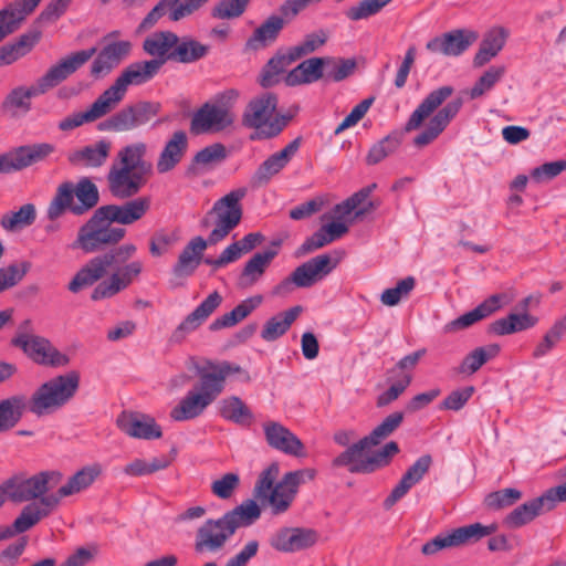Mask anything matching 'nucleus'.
Instances as JSON below:
<instances>
[{"label":"nucleus","mask_w":566,"mask_h":566,"mask_svg":"<svg viewBox=\"0 0 566 566\" xmlns=\"http://www.w3.org/2000/svg\"><path fill=\"white\" fill-rule=\"evenodd\" d=\"M137 252L133 243L122 244L104 254L91 259L69 283V290L77 293L104 277L108 269L114 270L108 280L101 282L92 292V300L109 298L127 289L142 273L144 264L139 260L127 263Z\"/></svg>","instance_id":"1"},{"label":"nucleus","mask_w":566,"mask_h":566,"mask_svg":"<svg viewBox=\"0 0 566 566\" xmlns=\"http://www.w3.org/2000/svg\"><path fill=\"white\" fill-rule=\"evenodd\" d=\"M245 195L247 190L239 188L213 203L208 216L214 217V228L207 240L202 237H195L185 245L171 270L175 279L185 280L191 276L199 268L208 245L217 244L226 239L240 223L242 218L240 201Z\"/></svg>","instance_id":"2"},{"label":"nucleus","mask_w":566,"mask_h":566,"mask_svg":"<svg viewBox=\"0 0 566 566\" xmlns=\"http://www.w3.org/2000/svg\"><path fill=\"white\" fill-rule=\"evenodd\" d=\"M196 373L198 381L170 411V418L175 421H188L200 417L222 394L227 378L242 373V368L227 360H208L205 365L197 366Z\"/></svg>","instance_id":"3"},{"label":"nucleus","mask_w":566,"mask_h":566,"mask_svg":"<svg viewBox=\"0 0 566 566\" xmlns=\"http://www.w3.org/2000/svg\"><path fill=\"white\" fill-rule=\"evenodd\" d=\"M452 94L453 87L449 85L433 90L411 113L405 125L406 132L417 130L432 115L426 128L413 138L416 147L422 148L434 142L458 115L462 107L461 98L447 103L436 112Z\"/></svg>","instance_id":"4"},{"label":"nucleus","mask_w":566,"mask_h":566,"mask_svg":"<svg viewBox=\"0 0 566 566\" xmlns=\"http://www.w3.org/2000/svg\"><path fill=\"white\" fill-rule=\"evenodd\" d=\"M63 479V474L57 470L40 471L31 476L17 474L8 479L1 486V490L14 503L27 504L14 520L12 526L15 532L24 533L35 526L40 521L28 524L27 509L42 503L43 499L49 497V492L59 485Z\"/></svg>","instance_id":"5"},{"label":"nucleus","mask_w":566,"mask_h":566,"mask_svg":"<svg viewBox=\"0 0 566 566\" xmlns=\"http://www.w3.org/2000/svg\"><path fill=\"white\" fill-rule=\"evenodd\" d=\"M279 473V464L271 463L260 473L254 486L255 497L263 505H268L274 515L285 513L291 507L298 486L316 476L314 469H302L285 473L281 481L274 484Z\"/></svg>","instance_id":"6"},{"label":"nucleus","mask_w":566,"mask_h":566,"mask_svg":"<svg viewBox=\"0 0 566 566\" xmlns=\"http://www.w3.org/2000/svg\"><path fill=\"white\" fill-rule=\"evenodd\" d=\"M80 376L75 371L54 377L42 384L28 399V410L38 417L51 415L75 395Z\"/></svg>","instance_id":"7"},{"label":"nucleus","mask_w":566,"mask_h":566,"mask_svg":"<svg viewBox=\"0 0 566 566\" xmlns=\"http://www.w3.org/2000/svg\"><path fill=\"white\" fill-rule=\"evenodd\" d=\"M103 468L99 463H93L83 467L71 475L67 481L61 485L55 493L43 499L39 505L27 509L28 524L42 521L50 516L61 504L62 499L78 494L87 490L95 480L102 474Z\"/></svg>","instance_id":"8"},{"label":"nucleus","mask_w":566,"mask_h":566,"mask_svg":"<svg viewBox=\"0 0 566 566\" xmlns=\"http://www.w3.org/2000/svg\"><path fill=\"white\" fill-rule=\"evenodd\" d=\"M277 97L273 93H264L254 97L243 113V124L254 128L252 139H268L277 136L290 120V116H275Z\"/></svg>","instance_id":"9"},{"label":"nucleus","mask_w":566,"mask_h":566,"mask_svg":"<svg viewBox=\"0 0 566 566\" xmlns=\"http://www.w3.org/2000/svg\"><path fill=\"white\" fill-rule=\"evenodd\" d=\"M126 234V230L113 227L112 223L99 213L97 208L91 219L80 228L73 248H78L85 253H93L105 245L118 243Z\"/></svg>","instance_id":"10"},{"label":"nucleus","mask_w":566,"mask_h":566,"mask_svg":"<svg viewBox=\"0 0 566 566\" xmlns=\"http://www.w3.org/2000/svg\"><path fill=\"white\" fill-rule=\"evenodd\" d=\"M31 326L30 321H24L20 326L17 335L11 339V344L30 357L34 363L52 367H63L70 361L65 354L59 352L49 339L29 334Z\"/></svg>","instance_id":"11"},{"label":"nucleus","mask_w":566,"mask_h":566,"mask_svg":"<svg viewBox=\"0 0 566 566\" xmlns=\"http://www.w3.org/2000/svg\"><path fill=\"white\" fill-rule=\"evenodd\" d=\"M160 70V62L138 61L126 66L114 83L102 93L112 109L125 98L130 85H142L150 81Z\"/></svg>","instance_id":"12"},{"label":"nucleus","mask_w":566,"mask_h":566,"mask_svg":"<svg viewBox=\"0 0 566 566\" xmlns=\"http://www.w3.org/2000/svg\"><path fill=\"white\" fill-rule=\"evenodd\" d=\"M159 111V103L140 101L114 113L98 128L115 133L129 132L147 124Z\"/></svg>","instance_id":"13"},{"label":"nucleus","mask_w":566,"mask_h":566,"mask_svg":"<svg viewBox=\"0 0 566 566\" xmlns=\"http://www.w3.org/2000/svg\"><path fill=\"white\" fill-rule=\"evenodd\" d=\"M495 525L474 523L453 530L451 533L439 534L422 546L424 555H433L441 549L461 546L471 541H478L492 534Z\"/></svg>","instance_id":"14"},{"label":"nucleus","mask_w":566,"mask_h":566,"mask_svg":"<svg viewBox=\"0 0 566 566\" xmlns=\"http://www.w3.org/2000/svg\"><path fill=\"white\" fill-rule=\"evenodd\" d=\"M150 176L134 169L111 164L106 181L109 192L118 199H129L139 193Z\"/></svg>","instance_id":"15"},{"label":"nucleus","mask_w":566,"mask_h":566,"mask_svg":"<svg viewBox=\"0 0 566 566\" xmlns=\"http://www.w3.org/2000/svg\"><path fill=\"white\" fill-rule=\"evenodd\" d=\"M234 532L224 515L218 520H208L197 531L195 549L199 553H214L224 546Z\"/></svg>","instance_id":"16"},{"label":"nucleus","mask_w":566,"mask_h":566,"mask_svg":"<svg viewBox=\"0 0 566 566\" xmlns=\"http://www.w3.org/2000/svg\"><path fill=\"white\" fill-rule=\"evenodd\" d=\"M95 53L96 48L73 52L62 59L57 64L51 66L39 80L48 92L75 73L87 63Z\"/></svg>","instance_id":"17"},{"label":"nucleus","mask_w":566,"mask_h":566,"mask_svg":"<svg viewBox=\"0 0 566 566\" xmlns=\"http://www.w3.org/2000/svg\"><path fill=\"white\" fill-rule=\"evenodd\" d=\"M478 39V34L470 30L457 29L427 42L426 49L436 54L459 56L464 53Z\"/></svg>","instance_id":"18"},{"label":"nucleus","mask_w":566,"mask_h":566,"mask_svg":"<svg viewBox=\"0 0 566 566\" xmlns=\"http://www.w3.org/2000/svg\"><path fill=\"white\" fill-rule=\"evenodd\" d=\"M317 541V534L313 530L301 527H282L270 537L272 548L282 553H294L313 546Z\"/></svg>","instance_id":"19"},{"label":"nucleus","mask_w":566,"mask_h":566,"mask_svg":"<svg viewBox=\"0 0 566 566\" xmlns=\"http://www.w3.org/2000/svg\"><path fill=\"white\" fill-rule=\"evenodd\" d=\"M266 443L284 454L295 458L306 457L303 442L289 428L276 421L263 423Z\"/></svg>","instance_id":"20"},{"label":"nucleus","mask_w":566,"mask_h":566,"mask_svg":"<svg viewBox=\"0 0 566 566\" xmlns=\"http://www.w3.org/2000/svg\"><path fill=\"white\" fill-rule=\"evenodd\" d=\"M234 122L232 112L217 108L210 102L205 103L191 118V130L196 134L219 133Z\"/></svg>","instance_id":"21"},{"label":"nucleus","mask_w":566,"mask_h":566,"mask_svg":"<svg viewBox=\"0 0 566 566\" xmlns=\"http://www.w3.org/2000/svg\"><path fill=\"white\" fill-rule=\"evenodd\" d=\"M99 213L103 214L112 224L129 226L140 219L150 209V198L137 197L127 200L122 205H106L98 208Z\"/></svg>","instance_id":"22"},{"label":"nucleus","mask_w":566,"mask_h":566,"mask_svg":"<svg viewBox=\"0 0 566 566\" xmlns=\"http://www.w3.org/2000/svg\"><path fill=\"white\" fill-rule=\"evenodd\" d=\"M328 254H319L298 265L293 272L296 287H311L327 276L338 264Z\"/></svg>","instance_id":"23"},{"label":"nucleus","mask_w":566,"mask_h":566,"mask_svg":"<svg viewBox=\"0 0 566 566\" xmlns=\"http://www.w3.org/2000/svg\"><path fill=\"white\" fill-rule=\"evenodd\" d=\"M45 93L46 90L39 78L30 86H15L3 98L1 111L11 117L24 116L32 108V98Z\"/></svg>","instance_id":"24"},{"label":"nucleus","mask_w":566,"mask_h":566,"mask_svg":"<svg viewBox=\"0 0 566 566\" xmlns=\"http://www.w3.org/2000/svg\"><path fill=\"white\" fill-rule=\"evenodd\" d=\"M132 48V42L127 40L108 42L93 61L91 75L98 78L111 73L130 54Z\"/></svg>","instance_id":"25"},{"label":"nucleus","mask_w":566,"mask_h":566,"mask_svg":"<svg viewBox=\"0 0 566 566\" xmlns=\"http://www.w3.org/2000/svg\"><path fill=\"white\" fill-rule=\"evenodd\" d=\"M222 296L212 292L206 297L174 331L171 340L181 343L186 336L196 331L221 304Z\"/></svg>","instance_id":"26"},{"label":"nucleus","mask_w":566,"mask_h":566,"mask_svg":"<svg viewBox=\"0 0 566 566\" xmlns=\"http://www.w3.org/2000/svg\"><path fill=\"white\" fill-rule=\"evenodd\" d=\"M116 423L124 433L136 439L151 440L163 436L160 426L147 415L122 412Z\"/></svg>","instance_id":"27"},{"label":"nucleus","mask_w":566,"mask_h":566,"mask_svg":"<svg viewBox=\"0 0 566 566\" xmlns=\"http://www.w3.org/2000/svg\"><path fill=\"white\" fill-rule=\"evenodd\" d=\"M112 146L111 140L102 138L84 147L71 150L67 154V160L75 167L101 168L108 160Z\"/></svg>","instance_id":"28"},{"label":"nucleus","mask_w":566,"mask_h":566,"mask_svg":"<svg viewBox=\"0 0 566 566\" xmlns=\"http://www.w3.org/2000/svg\"><path fill=\"white\" fill-rule=\"evenodd\" d=\"M301 146V138L297 137L289 143L283 149L266 158L255 170L253 182L261 186L268 184L275 175L287 166Z\"/></svg>","instance_id":"29"},{"label":"nucleus","mask_w":566,"mask_h":566,"mask_svg":"<svg viewBox=\"0 0 566 566\" xmlns=\"http://www.w3.org/2000/svg\"><path fill=\"white\" fill-rule=\"evenodd\" d=\"M55 151V146L50 143L24 145L8 151L10 172L25 169L32 165L45 160Z\"/></svg>","instance_id":"30"},{"label":"nucleus","mask_w":566,"mask_h":566,"mask_svg":"<svg viewBox=\"0 0 566 566\" xmlns=\"http://www.w3.org/2000/svg\"><path fill=\"white\" fill-rule=\"evenodd\" d=\"M42 0H14L0 10V42L15 32Z\"/></svg>","instance_id":"31"},{"label":"nucleus","mask_w":566,"mask_h":566,"mask_svg":"<svg viewBox=\"0 0 566 566\" xmlns=\"http://www.w3.org/2000/svg\"><path fill=\"white\" fill-rule=\"evenodd\" d=\"M432 464V458L429 454L421 455L401 476L398 484L392 489L391 493L384 502L386 509H390L400 499H402L409 490L419 483L429 471Z\"/></svg>","instance_id":"32"},{"label":"nucleus","mask_w":566,"mask_h":566,"mask_svg":"<svg viewBox=\"0 0 566 566\" xmlns=\"http://www.w3.org/2000/svg\"><path fill=\"white\" fill-rule=\"evenodd\" d=\"M370 444L367 439L363 438L358 442L348 447L344 452L333 460L336 468L346 467L352 473H370L373 470L371 458L365 457L364 452L368 450Z\"/></svg>","instance_id":"33"},{"label":"nucleus","mask_w":566,"mask_h":566,"mask_svg":"<svg viewBox=\"0 0 566 566\" xmlns=\"http://www.w3.org/2000/svg\"><path fill=\"white\" fill-rule=\"evenodd\" d=\"M178 45V35L171 31H159L148 35L143 43L144 51L153 56L150 61L160 62V67L167 61H174L175 48Z\"/></svg>","instance_id":"34"},{"label":"nucleus","mask_w":566,"mask_h":566,"mask_svg":"<svg viewBox=\"0 0 566 566\" xmlns=\"http://www.w3.org/2000/svg\"><path fill=\"white\" fill-rule=\"evenodd\" d=\"M147 153L148 146L144 142L130 143L116 153L112 163L151 176L153 164L147 160Z\"/></svg>","instance_id":"35"},{"label":"nucleus","mask_w":566,"mask_h":566,"mask_svg":"<svg viewBox=\"0 0 566 566\" xmlns=\"http://www.w3.org/2000/svg\"><path fill=\"white\" fill-rule=\"evenodd\" d=\"M509 298L505 294H494L483 301L480 305H478L472 311L464 313L459 316L457 319L452 321L448 325L449 331H459L467 328L474 323L490 316L497 310H500L503 304L509 303Z\"/></svg>","instance_id":"36"},{"label":"nucleus","mask_w":566,"mask_h":566,"mask_svg":"<svg viewBox=\"0 0 566 566\" xmlns=\"http://www.w3.org/2000/svg\"><path fill=\"white\" fill-rule=\"evenodd\" d=\"M28 411V397L22 394L0 399V434L14 429Z\"/></svg>","instance_id":"37"},{"label":"nucleus","mask_w":566,"mask_h":566,"mask_svg":"<svg viewBox=\"0 0 566 566\" xmlns=\"http://www.w3.org/2000/svg\"><path fill=\"white\" fill-rule=\"evenodd\" d=\"M509 31L503 27H494L490 29L483 36L479 50L473 57V66L482 67L503 50Z\"/></svg>","instance_id":"38"},{"label":"nucleus","mask_w":566,"mask_h":566,"mask_svg":"<svg viewBox=\"0 0 566 566\" xmlns=\"http://www.w3.org/2000/svg\"><path fill=\"white\" fill-rule=\"evenodd\" d=\"M187 147V134L184 130L175 132L159 154L156 164L157 171L159 174H166L172 170L181 161Z\"/></svg>","instance_id":"39"},{"label":"nucleus","mask_w":566,"mask_h":566,"mask_svg":"<svg viewBox=\"0 0 566 566\" xmlns=\"http://www.w3.org/2000/svg\"><path fill=\"white\" fill-rule=\"evenodd\" d=\"M113 109L109 104L104 99L102 94L94 101V103L84 112L73 113L59 122L57 127L62 132L73 130L84 124L93 123Z\"/></svg>","instance_id":"40"},{"label":"nucleus","mask_w":566,"mask_h":566,"mask_svg":"<svg viewBox=\"0 0 566 566\" xmlns=\"http://www.w3.org/2000/svg\"><path fill=\"white\" fill-rule=\"evenodd\" d=\"M325 57H311L289 72L285 82L290 86L313 83L321 80L324 73Z\"/></svg>","instance_id":"41"},{"label":"nucleus","mask_w":566,"mask_h":566,"mask_svg":"<svg viewBox=\"0 0 566 566\" xmlns=\"http://www.w3.org/2000/svg\"><path fill=\"white\" fill-rule=\"evenodd\" d=\"M40 31H30L10 44L0 46V66L10 65L27 55L40 41Z\"/></svg>","instance_id":"42"},{"label":"nucleus","mask_w":566,"mask_h":566,"mask_svg":"<svg viewBox=\"0 0 566 566\" xmlns=\"http://www.w3.org/2000/svg\"><path fill=\"white\" fill-rule=\"evenodd\" d=\"M551 511L547 507L546 500L544 499V494L538 497H535L528 502L523 503L522 505L514 509L504 520V523L509 527H521L530 522H532L536 516L542 514L543 512Z\"/></svg>","instance_id":"43"},{"label":"nucleus","mask_w":566,"mask_h":566,"mask_svg":"<svg viewBox=\"0 0 566 566\" xmlns=\"http://www.w3.org/2000/svg\"><path fill=\"white\" fill-rule=\"evenodd\" d=\"M262 302L263 297L261 295H254L242 301L231 312L216 318L210 324V329L218 331L237 325L239 322L249 316L258 306H260Z\"/></svg>","instance_id":"44"},{"label":"nucleus","mask_w":566,"mask_h":566,"mask_svg":"<svg viewBox=\"0 0 566 566\" xmlns=\"http://www.w3.org/2000/svg\"><path fill=\"white\" fill-rule=\"evenodd\" d=\"M285 18L281 14L269 17L259 28H256L252 36L248 40L247 45L250 49L258 50L273 43L284 27Z\"/></svg>","instance_id":"45"},{"label":"nucleus","mask_w":566,"mask_h":566,"mask_svg":"<svg viewBox=\"0 0 566 566\" xmlns=\"http://www.w3.org/2000/svg\"><path fill=\"white\" fill-rule=\"evenodd\" d=\"M301 312L302 307L297 305L271 317L265 322L261 331V337L266 342H273L277 339L289 331Z\"/></svg>","instance_id":"46"},{"label":"nucleus","mask_w":566,"mask_h":566,"mask_svg":"<svg viewBox=\"0 0 566 566\" xmlns=\"http://www.w3.org/2000/svg\"><path fill=\"white\" fill-rule=\"evenodd\" d=\"M219 412L224 420L239 426H250L254 420L251 409L237 396L222 399L219 403Z\"/></svg>","instance_id":"47"},{"label":"nucleus","mask_w":566,"mask_h":566,"mask_svg":"<svg viewBox=\"0 0 566 566\" xmlns=\"http://www.w3.org/2000/svg\"><path fill=\"white\" fill-rule=\"evenodd\" d=\"M537 319L527 314L512 313L506 317L499 318L491 324V332L496 335H509L533 327Z\"/></svg>","instance_id":"48"},{"label":"nucleus","mask_w":566,"mask_h":566,"mask_svg":"<svg viewBox=\"0 0 566 566\" xmlns=\"http://www.w3.org/2000/svg\"><path fill=\"white\" fill-rule=\"evenodd\" d=\"M500 346L492 344L489 346L478 347L469 353L459 366V373L472 375L476 373L486 361L497 356Z\"/></svg>","instance_id":"49"},{"label":"nucleus","mask_w":566,"mask_h":566,"mask_svg":"<svg viewBox=\"0 0 566 566\" xmlns=\"http://www.w3.org/2000/svg\"><path fill=\"white\" fill-rule=\"evenodd\" d=\"M261 510L253 500H248L224 514V520L237 531L241 526H250L260 518Z\"/></svg>","instance_id":"50"},{"label":"nucleus","mask_w":566,"mask_h":566,"mask_svg":"<svg viewBox=\"0 0 566 566\" xmlns=\"http://www.w3.org/2000/svg\"><path fill=\"white\" fill-rule=\"evenodd\" d=\"M208 51V45L188 36L182 39L178 36V45L175 48L172 59L178 63H192L206 56Z\"/></svg>","instance_id":"51"},{"label":"nucleus","mask_w":566,"mask_h":566,"mask_svg":"<svg viewBox=\"0 0 566 566\" xmlns=\"http://www.w3.org/2000/svg\"><path fill=\"white\" fill-rule=\"evenodd\" d=\"M74 196H76L80 203L71 207V211L77 216L96 206L99 198L97 187L87 178L78 181L76 188H74Z\"/></svg>","instance_id":"52"},{"label":"nucleus","mask_w":566,"mask_h":566,"mask_svg":"<svg viewBox=\"0 0 566 566\" xmlns=\"http://www.w3.org/2000/svg\"><path fill=\"white\" fill-rule=\"evenodd\" d=\"M228 157L227 148L221 143L211 144L199 150L193 157V165L207 171L223 163Z\"/></svg>","instance_id":"53"},{"label":"nucleus","mask_w":566,"mask_h":566,"mask_svg":"<svg viewBox=\"0 0 566 566\" xmlns=\"http://www.w3.org/2000/svg\"><path fill=\"white\" fill-rule=\"evenodd\" d=\"M277 254L276 250H266L255 253L244 265L242 277L248 280L249 284L256 282L265 272L271 261Z\"/></svg>","instance_id":"54"},{"label":"nucleus","mask_w":566,"mask_h":566,"mask_svg":"<svg viewBox=\"0 0 566 566\" xmlns=\"http://www.w3.org/2000/svg\"><path fill=\"white\" fill-rule=\"evenodd\" d=\"M36 217L35 207L32 203L23 205L18 211L6 213L1 218V227L7 231H15L31 226Z\"/></svg>","instance_id":"55"},{"label":"nucleus","mask_w":566,"mask_h":566,"mask_svg":"<svg viewBox=\"0 0 566 566\" xmlns=\"http://www.w3.org/2000/svg\"><path fill=\"white\" fill-rule=\"evenodd\" d=\"M293 53L291 49L286 54H279L273 56L265 67L263 69L260 84L263 87H270L279 81V75L285 71V69L296 61V59H292Z\"/></svg>","instance_id":"56"},{"label":"nucleus","mask_w":566,"mask_h":566,"mask_svg":"<svg viewBox=\"0 0 566 566\" xmlns=\"http://www.w3.org/2000/svg\"><path fill=\"white\" fill-rule=\"evenodd\" d=\"M74 187L71 182H64L59 186L56 193L49 205L46 214L50 220H55L63 214L66 209L73 207Z\"/></svg>","instance_id":"57"},{"label":"nucleus","mask_w":566,"mask_h":566,"mask_svg":"<svg viewBox=\"0 0 566 566\" xmlns=\"http://www.w3.org/2000/svg\"><path fill=\"white\" fill-rule=\"evenodd\" d=\"M388 381L390 382L389 388L382 394H380L377 398L378 407L387 406L392 401L397 400L411 384L412 374L405 373L400 376L389 375Z\"/></svg>","instance_id":"58"},{"label":"nucleus","mask_w":566,"mask_h":566,"mask_svg":"<svg viewBox=\"0 0 566 566\" xmlns=\"http://www.w3.org/2000/svg\"><path fill=\"white\" fill-rule=\"evenodd\" d=\"M403 413L396 411L387 416L368 436L364 437L370 447L379 444L402 423Z\"/></svg>","instance_id":"59"},{"label":"nucleus","mask_w":566,"mask_h":566,"mask_svg":"<svg viewBox=\"0 0 566 566\" xmlns=\"http://www.w3.org/2000/svg\"><path fill=\"white\" fill-rule=\"evenodd\" d=\"M505 74V66L494 65L489 67L475 82L470 91L471 98H478L491 91L494 85L502 80Z\"/></svg>","instance_id":"60"},{"label":"nucleus","mask_w":566,"mask_h":566,"mask_svg":"<svg viewBox=\"0 0 566 566\" xmlns=\"http://www.w3.org/2000/svg\"><path fill=\"white\" fill-rule=\"evenodd\" d=\"M392 0H361L345 11V17L350 21L368 19L377 14Z\"/></svg>","instance_id":"61"},{"label":"nucleus","mask_w":566,"mask_h":566,"mask_svg":"<svg viewBox=\"0 0 566 566\" xmlns=\"http://www.w3.org/2000/svg\"><path fill=\"white\" fill-rule=\"evenodd\" d=\"M251 0H220L211 10V17L218 20L240 18Z\"/></svg>","instance_id":"62"},{"label":"nucleus","mask_w":566,"mask_h":566,"mask_svg":"<svg viewBox=\"0 0 566 566\" xmlns=\"http://www.w3.org/2000/svg\"><path fill=\"white\" fill-rule=\"evenodd\" d=\"M326 63V70H325V77L327 80H332L334 82H340L348 77L356 67V62L352 59H332V57H325Z\"/></svg>","instance_id":"63"},{"label":"nucleus","mask_w":566,"mask_h":566,"mask_svg":"<svg viewBox=\"0 0 566 566\" xmlns=\"http://www.w3.org/2000/svg\"><path fill=\"white\" fill-rule=\"evenodd\" d=\"M31 264L27 261L0 269V292L17 285L29 272Z\"/></svg>","instance_id":"64"}]
</instances>
